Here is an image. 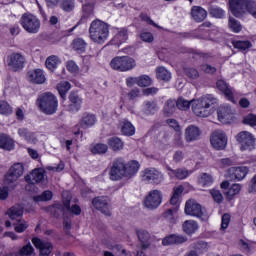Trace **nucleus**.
<instances>
[{
	"label": "nucleus",
	"mask_w": 256,
	"mask_h": 256,
	"mask_svg": "<svg viewBox=\"0 0 256 256\" xmlns=\"http://www.w3.org/2000/svg\"><path fill=\"white\" fill-rule=\"evenodd\" d=\"M89 37L93 43L103 45L109 39V24L96 19L89 27Z\"/></svg>",
	"instance_id": "f257e3e1"
},
{
	"label": "nucleus",
	"mask_w": 256,
	"mask_h": 256,
	"mask_svg": "<svg viewBox=\"0 0 256 256\" xmlns=\"http://www.w3.org/2000/svg\"><path fill=\"white\" fill-rule=\"evenodd\" d=\"M217 105V98L211 94H206L192 104V111L196 117H209L211 115V106Z\"/></svg>",
	"instance_id": "f03ea898"
},
{
	"label": "nucleus",
	"mask_w": 256,
	"mask_h": 256,
	"mask_svg": "<svg viewBox=\"0 0 256 256\" xmlns=\"http://www.w3.org/2000/svg\"><path fill=\"white\" fill-rule=\"evenodd\" d=\"M36 105H38L40 111L45 113V115H53L57 113L59 101L57 100V97L53 95V93L46 92L38 96Z\"/></svg>",
	"instance_id": "7ed1b4c3"
},
{
	"label": "nucleus",
	"mask_w": 256,
	"mask_h": 256,
	"mask_svg": "<svg viewBox=\"0 0 256 256\" xmlns=\"http://www.w3.org/2000/svg\"><path fill=\"white\" fill-rule=\"evenodd\" d=\"M20 25L27 33L36 34L41 29V21L31 13H24L20 18Z\"/></svg>",
	"instance_id": "20e7f679"
},
{
	"label": "nucleus",
	"mask_w": 256,
	"mask_h": 256,
	"mask_svg": "<svg viewBox=\"0 0 256 256\" xmlns=\"http://www.w3.org/2000/svg\"><path fill=\"white\" fill-rule=\"evenodd\" d=\"M184 213L186 215H190V217H198L202 221H207L209 219V215L205 209L201 207L195 199H190L185 203Z\"/></svg>",
	"instance_id": "39448f33"
},
{
	"label": "nucleus",
	"mask_w": 256,
	"mask_h": 256,
	"mask_svg": "<svg viewBox=\"0 0 256 256\" xmlns=\"http://www.w3.org/2000/svg\"><path fill=\"white\" fill-rule=\"evenodd\" d=\"M135 60L128 56H117L113 58L110 62V67L114 69V71H131V69H135Z\"/></svg>",
	"instance_id": "423d86ee"
},
{
	"label": "nucleus",
	"mask_w": 256,
	"mask_h": 256,
	"mask_svg": "<svg viewBox=\"0 0 256 256\" xmlns=\"http://www.w3.org/2000/svg\"><path fill=\"white\" fill-rule=\"evenodd\" d=\"M111 181H121L125 178V159L115 158L109 171Z\"/></svg>",
	"instance_id": "0eeeda50"
},
{
	"label": "nucleus",
	"mask_w": 256,
	"mask_h": 256,
	"mask_svg": "<svg viewBox=\"0 0 256 256\" xmlns=\"http://www.w3.org/2000/svg\"><path fill=\"white\" fill-rule=\"evenodd\" d=\"M252 0H229L230 11L234 17L241 19L247 15L249 3Z\"/></svg>",
	"instance_id": "6e6552de"
},
{
	"label": "nucleus",
	"mask_w": 256,
	"mask_h": 256,
	"mask_svg": "<svg viewBox=\"0 0 256 256\" xmlns=\"http://www.w3.org/2000/svg\"><path fill=\"white\" fill-rule=\"evenodd\" d=\"M236 141L240 143L241 151H253L255 149V137L249 131H241L236 135Z\"/></svg>",
	"instance_id": "1a4fd4ad"
},
{
	"label": "nucleus",
	"mask_w": 256,
	"mask_h": 256,
	"mask_svg": "<svg viewBox=\"0 0 256 256\" xmlns=\"http://www.w3.org/2000/svg\"><path fill=\"white\" fill-rule=\"evenodd\" d=\"M247 173H249V168L245 166L230 167L226 170L224 177L228 181H243Z\"/></svg>",
	"instance_id": "9d476101"
},
{
	"label": "nucleus",
	"mask_w": 256,
	"mask_h": 256,
	"mask_svg": "<svg viewBox=\"0 0 256 256\" xmlns=\"http://www.w3.org/2000/svg\"><path fill=\"white\" fill-rule=\"evenodd\" d=\"M210 143L217 151H223L227 147V134L223 130H215L210 136Z\"/></svg>",
	"instance_id": "9b49d317"
},
{
	"label": "nucleus",
	"mask_w": 256,
	"mask_h": 256,
	"mask_svg": "<svg viewBox=\"0 0 256 256\" xmlns=\"http://www.w3.org/2000/svg\"><path fill=\"white\" fill-rule=\"evenodd\" d=\"M142 181L159 185L163 182V174L155 168H147L143 171Z\"/></svg>",
	"instance_id": "f8f14e48"
},
{
	"label": "nucleus",
	"mask_w": 256,
	"mask_h": 256,
	"mask_svg": "<svg viewBox=\"0 0 256 256\" xmlns=\"http://www.w3.org/2000/svg\"><path fill=\"white\" fill-rule=\"evenodd\" d=\"M32 243L39 250L38 256H51L53 253V243L42 240L41 238H33Z\"/></svg>",
	"instance_id": "ddd939ff"
},
{
	"label": "nucleus",
	"mask_w": 256,
	"mask_h": 256,
	"mask_svg": "<svg viewBox=\"0 0 256 256\" xmlns=\"http://www.w3.org/2000/svg\"><path fill=\"white\" fill-rule=\"evenodd\" d=\"M163 201V197L161 195V191L159 190H152L146 196L144 200V205L147 209H157L161 202Z\"/></svg>",
	"instance_id": "4468645a"
},
{
	"label": "nucleus",
	"mask_w": 256,
	"mask_h": 256,
	"mask_svg": "<svg viewBox=\"0 0 256 256\" xmlns=\"http://www.w3.org/2000/svg\"><path fill=\"white\" fill-rule=\"evenodd\" d=\"M92 205L98 211H101L107 217H111V210H109V198L105 196L96 197L92 200Z\"/></svg>",
	"instance_id": "2eb2a0df"
},
{
	"label": "nucleus",
	"mask_w": 256,
	"mask_h": 256,
	"mask_svg": "<svg viewBox=\"0 0 256 256\" xmlns=\"http://www.w3.org/2000/svg\"><path fill=\"white\" fill-rule=\"evenodd\" d=\"M201 128L195 125H189L184 130V139L186 143H193L201 139Z\"/></svg>",
	"instance_id": "dca6fc26"
},
{
	"label": "nucleus",
	"mask_w": 256,
	"mask_h": 256,
	"mask_svg": "<svg viewBox=\"0 0 256 256\" xmlns=\"http://www.w3.org/2000/svg\"><path fill=\"white\" fill-rule=\"evenodd\" d=\"M8 67H11L13 71H21L25 67V56L21 53H12L8 57Z\"/></svg>",
	"instance_id": "f3484780"
},
{
	"label": "nucleus",
	"mask_w": 256,
	"mask_h": 256,
	"mask_svg": "<svg viewBox=\"0 0 256 256\" xmlns=\"http://www.w3.org/2000/svg\"><path fill=\"white\" fill-rule=\"evenodd\" d=\"M26 77L30 83H34L35 85H43L47 81L45 73L39 68L28 71Z\"/></svg>",
	"instance_id": "a211bd4d"
},
{
	"label": "nucleus",
	"mask_w": 256,
	"mask_h": 256,
	"mask_svg": "<svg viewBox=\"0 0 256 256\" xmlns=\"http://www.w3.org/2000/svg\"><path fill=\"white\" fill-rule=\"evenodd\" d=\"M25 181L27 183H31L32 185H37V183H43V181H45V169H34L29 175L25 176Z\"/></svg>",
	"instance_id": "6ab92c4d"
},
{
	"label": "nucleus",
	"mask_w": 256,
	"mask_h": 256,
	"mask_svg": "<svg viewBox=\"0 0 256 256\" xmlns=\"http://www.w3.org/2000/svg\"><path fill=\"white\" fill-rule=\"evenodd\" d=\"M127 39H129V30L126 28H121L117 31L115 36L110 41L111 45H116L117 47H121L123 43H127Z\"/></svg>",
	"instance_id": "aec40b11"
},
{
	"label": "nucleus",
	"mask_w": 256,
	"mask_h": 256,
	"mask_svg": "<svg viewBox=\"0 0 256 256\" xmlns=\"http://www.w3.org/2000/svg\"><path fill=\"white\" fill-rule=\"evenodd\" d=\"M217 113L220 123H228L231 121V117L233 116V113H235V110L229 105H224L220 106Z\"/></svg>",
	"instance_id": "412c9836"
},
{
	"label": "nucleus",
	"mask_w": 256,
	"mask_h": 256,
	"mask_svg": "<svg viewBox=\"0 0 256 256\" xmlns=\"http://www.w3.org/2000/svg\"><path fill=\"white\" fill-rule=\"evenodd\" d=\"M183 243H187V237L179 234H171L162 240L164 247L169 245H183Z\"/></svg>",
	"instance_id": "4be33fe9"
},
{
	"label": "nucleus",
	"mask_w": 256,
	"mask_h": 256,
	"mask_svg": "<svg viewBox=\"0 0 256 256\" xmlns=\"http://www.w3.org/2000/svg\"><path fill=\"white\" fill-rule=\"evenodd\" d=\"M97 123V116L95 114L85 112L82 115V118L79 122V125L82 129H89V127H93Z\"/></svg>",
	"instance_id": "5701e85b"
},
{
	"label": "nucleus",
	"mask_w": 256,
	"mask_h": 256,
	"mask_svg": "<svg viewBox=\"0 0 256 256\" xmlns=\"http://www.w3.org/2000/svg\"><path fill=\"white\" fill-rule=\"evenodd\" d=\"M139 167L140 165L137 160H131L128 163L125 162V179H131V177H135L139 171Z\"/></svg>",
	"instance_id": "b1692460"
},
{
	"label": "nucleus",
	"mask_w": 256,
	"mask_h": 256,
	"mask_svg": "<svg viewBox=\"0 0 256 256\" xmlns=\"http://www.w3.org/2000/svg\"><path fill=\"white\" fill-rule=\"evenodd\" d=\"M68 99L70 101V109L72 111H79L81 109V105H83V98L79 96V93L75 91L70 92Z\"/></svg>",
	"instance_id": "393cba45"
},
{
	"label": "nucleus",
	"mask_w": 256,
	"mask_h": 256,
	"mask_svg": "<svg viewBox=\"0 0 256 256\" xmlns=\"http://www.w3.org/2000/svg\"><path fill=\"white\" fill-rule=\"evenodd\" d=\"M219 91H221L222 93H224L226 99H228V101H232V103H235V98L233 97V89L229 87V85H227V82L224 80H218L216 83Z\"/></svg>",
	"instance_id": "a878e982"
},
{
	"label": "nucleus",
	"mask_w": 256,
	"mask_h": 256,
	"mask_svg": "<svg viewBox=\"0 0 256 256\" xmlns=\"http://www.w3.org/2000/svg\"><path fill=\"white\" fill-rule=\"evenodd\" d=\"M159 111V105L155 100H146L142 105L144 115H155Z\"/></svg>",
	"instance_id": "bb28decb"
},
{
	"label": "nucleus",
	"mask_w": 256,
	"mask_h": 256,
	"mask_svg": "<svg viewBox=\"0 0 256 256\" xmlns=\"http://www.w3.org/2000/svg\"><path fill=\"white\" fill-rule=\"evenodd\" d=\"M191 15L192 19H194V21L197 23H201L207 19V11L199 6H194L191 9Z\"/></svg>",
	"instance_id": "cd10ccee"
},
{
	"label": "nucleus",
	"mask_w": 256,
	"mask_h": 256,
	"mask_svg": "<svg viewBox=\"0 0 256 256\" xmlns=\"http://www.w3.org/2000/svg\"><path fill=\"white\" fill-rule=\"evenodd\" d=\"M6 215L12 220L17 221L23 217V206L16 204L7 210Z\"/></svg>",
	"instance_id": "c85d7f7f"
},
{
	"label": "nucleus",
	"mask_w": 256,
	"mask_h": 256,
	"mask_svg": "<svg viewBox=\"0 0 256 256\" xmlns=\"http://www.w3.org/2000/svg\"><path fill=\"white\" fill-rule=\"evenodd\" d=\"M0 148L5 149V151H13L15 142L7 134H0Z\"/></svg>",
	"instance_id": "c756f323"
},
{
	"label": "nucleus",
	"mask_w": 256,
	"mask_h": 256,
	"mask_svg": "<svg viewBox=\"0 0 256 256\" xmlns=\"http://www.w3.org/2000/svg\"><path fill=\"white\" fill-rule=\"evenodd\" d=\"M18 135L22 139H25V141H27L28 143H37V136L35 135V133L29 131V129L27 128H19Z\"/></svg>",
	"instance_id": "7c9ffc66"
},
{
	"label": "nucleus",
	"mask_w": 256,
	"mask_h": 256,
	"mask_svg": "<svg viewBox=\"0 0 256 256\" xmlns=\"http://www.w3.org/2000/svg\"><path fill=\"white\" fill-rule=\"evenodd\" d=\"M168 171H170L168 173L170 177H176V179L180 180L187 179V177L191 175V172H189V170H187L186 168H178L176 170L168 168Z\"/></svg>",
	"instance_id": "2f4dec72"
},
{
	"label": "nucleus",
	"mask_w": 256,
	"mask_h": 256,
	"mask_svg": "<svg viewBox=\"0 0 256 256\" xmlns=\"http://www.w3.org/2000/svg\"><path fill=\"white\" fill-rule=\"evenodd\" d=\"M63 205L67 211H71L74 215H81V207L75 204L71 207V196H67L65 198V194H63Z\"/></svg>",
	"instance_id": "473e14b6"
},
{
	"label": "nucleus",
	"mask_w": 256,
	"mask_h": 256,
	"mask_svg": "<svg viewBox=\"0 0 256 256\" xmlns=\"http://www.w3.org/2000/svg\"><path fill=\"white\" fill-rule=\"evenodd\" d=\"M182 229L186 235H193L199 229V224L195 220H186L182 224Z\"/></svg>",
	"instance_id": "72a5a7b5"
},
{
	"label": "nucleus",
	"mask_w": 256,
	"mask_h": 256,
	"mask_svg": "<svg viewBox=\"0 0 256 256\" xmlns=\"http://www.w3.org/2000/svg\"><path fill=\"white\" fill-rule=\"evenodd\" d=\"M108 146L112 151L117 152V151H123V147L125 144L119 137H110L107 141Z\"/></svg>",
	"instance_id": "f704fd0d"
},
{
	"label": "nucleus",
	"mask_w": 256,
	"mask_h": 256,
	"mask_svg": "<svg viewBox=\"0 0 256 256\" xmlns=\"http://www.w3.org/2000/svg\"><path fill=\"white\" fill-rule=\"evenodd\" d=\"M121 133L122 135H126L127 137H131V135H135V126H133V124L128 120H122Z\"/></svg>",
	"instance_id": "c9c22d12"
},
{
	"label": "nucleus",
	"mask_w": 256,
	"mask_h": 256,
	"mask_svg": "<svg viewBox=\"0 0 256 256\" xmlns=\"http://www.w3.org/2000/svg\"><path fill=\"white\" fill-rule=\"evenodd\" d=\"M176 109H177V101L170 99L164 105L163 114L166 117H171V115L175 113Z\"/></svg>",
	"instance_id": "e433bc0d"
},
{
	"label": "nucleus",
	"mask_w": 256,
	"mask_h": 256,
	"mask_svg": "<svg viewBox=\"0 0 256 256\" xmlns=\"http://www.w3.org/2000/svg\"><path fill=\"white\" fill-rule=\"evenodd\" d=\"M232 45L234 49H238V51H249L252 47L249 40H234L232 41Z\"/></svg>",
	"instance_id": "4c0bfd02"
},
{
	"label": "nucleus",
	"mask_w": 256,
	"mask_h": 256,
	"mask_svg": "<svg viewBox=\"0 0 256 256\" xmlns=\"http://www.w3.org/2000/svg\"><path fill=\"white\" fill-rule=\"evenodd\" d=\"M156 77L159 81H171V72L165 69V67L160 66L156 68Z\"/></svg>",
	"instance_id": "58836bf2"
},
{
	"label": "nucleus",
	"mask_w": 256,
	"mask_h": 256,
	"mask_svg": "<svg viewBox=\"0 0 256 256\" xmlns=\"http://www.w3.org/2000/svg\"><path fill=\"white\" fill-rule=\"evenodd\" d=\"M138 239L140 243L142 244V247L144 249H147L149 247V240L151 239V234L147 232L146 230H139L137 232Z\"/></svg>",
	"instance_id": "ea45409f"
},
{
	"label": "nucleus",
	"mask_w": 256,
	"mask_h": 256,
	"mask_svg": "<svg viewBox=\"0 0 256 256\" xmlns=\"http://www.w3.org/2000/svg\"><path fill=\"white\" fill-rule=\"evenodd\" d=\"M185 190V188L183 186H177L174 187L173 189V195L170 199V203L171 205H178L180 199H181V195H183V191Z\"/></svg>",
	"instance_id": "a19ab883"
},
{
	"label": "nucleus",
	"mask_w": 256,
	"mask_h": 256,
	"mask_svg": "<svg viewBox=\"0 0 256 256\" xmlns=\"http://www.w3.org/2000/svg\"><path fill=\"white\" fill-rule=\"evenodd\" d=\"M72 48L78 53H85V49H87V42L81 38H76L73 40Z\"/></svg>",
	"instance_id": "79ce46f5"
},
{
	"label": "nucleus",
	"mask_w": 256,
	"mask_h": 256,
	"mask_svg": "<svg viewBox=\"0 0 256 256\" xmlns=\"http://www.w3.org/2000/svg\"><path fill=\"white\" fill-rule=\"evenodd\" d=\"M61 63V59H59L57 56L52 55L49 56L46 61L45 65L49 69V71H53L57 67H59V64Z\"/></svg>",
	"instance_id": "37998d69"
},
{
	"label": "nucleus",
	"mask_w": 256,
	"mask_h": 256,
	"mask_svg": "<svg viewBox=\"0 0 256 256\" xmlns=\"http://www.w3.org/2000/svg\"><path fill=\"white\" fill-rule=\"evenodd\" d=\"M33 253H35V248H33V245H31L29 242L20 248L19 251L14 254V256H31Z\"/></svg>",
	"instance_id": "c03bdc74"
},
{
	"label": "nucleus",
	"mask_w": 256,
	"mask_h": 256,
	"mask_svg": "<svg viewBox=\"0 0 256 256\" xmlns=\"http://www.w3.org/2000/svg\"><path fill=\"white\" fill-rule=\"evenodd\" d=\"M24 171H25V168L21 163L13 164L8 170V172H10L12 175H15L16 177H18V179L23 177Z\"/></svg>",
	"instance_id": "a18cd8bd"
},
{
	"label": "nucleus",
	"mask_w": 256,
	"mask_h": 256,
	"mask_svg": "<svg viewBox=\"0 0 256 256\" xmlns=\"http://www.w3.org/2000/svg\"><path fill=\"white\" fill-rule=\"evenodd\" d=\"M69 89H71V83L67 81H62L57 85V91L62 99H65Z\"/></svg>",
	"instance_id": "49530a36"
},
{
	"label": "nucleus",
	"mask_w": 256,
	"mask_h": 256,
	"mask_svg": "<svg viewBox=\"0 0 256 256\" xmlns=\"http://www.w3.org/2000/svg\"><path fill=\"white\" fill-rule=\"evenodd\" d=\"M14 230L16 231V233H23L25 232L28 227H29V223H27V221L23 220V219H17L14 223Z\"/></svg>",
	"instance_id": "de8ad7c7"
},
{
	"label": "nucleus",
	"mask_w": 256,
	"mask_h": 256,
	"mask_svg": "<svg viewBox=\"0 0 256 256\" xmlns=\"http://www.w3.org/2000/svg\"><path fill=\"white\" fill-rule=\"evenodd\" d=\"M195 100H185L184 98H178L176 101V107L180 109V111H187L191 107V104L193 105Z\"/></svg>",
	"instance_id": "09e8293b"
},
{
	"label": "nucleus",
	"mask_w": 256,
	"mask_h": 256,
	"mask_svg": "<svg viewBox=\"0 0 256 256\" xmlns=\"http://www.w3.org/2000/svg\"><path fill=\"white\" fill-rule=\"evenodd\" d=\"M209 13L212 17H215L216 19H223V17H225V10L219 8L218 6H210Z\"/></svg>",
	"instance_id": "8fccbe9b"
},
{
	"label": "nucleus",
	"mask_w": 256,
	"mask_h": 256,
	"mask_svg": "<svg viewBox=\"0 0 256 256\" xmlns=\"http://www.w3.org/2000/svg\"><path fill=\"white\" fill-rule=\"evenodd\" d=\"M13 113V107L9 105V102L2 100L0 101V115H5L6 117Z\"/></svg>",
	"instance_id": "3c124183"
},
{
	"label": "nucleus",
	"mask_w": 256,
	"mask_h": 256,
	"mask_svg": "<svg viewBox=\"0 0 256 256\" xmlns=\"http://www.w3.org/2000/svg\"><path fill=\"white\" fill-rule=\"evenodd\" d=\"M107 151H109V146L103 143L96 144L91 148V152L95 155H104Z\"/></svg>",
	"instance_id": "603ef678"
},
{
	"label": "nucleus",
	"mask_w": 256,
	"mask_h": 256,
	"mask_svg": "<svg viewBox=\"0 0 256 256\" xmlns=\"http://www.w3.org/2000/svg\"><path fill=\"white\" fill-rule=\"evenodd\" d=\"M228 25L234 33H240L242 29L241 22L233 17H229Z\"/></svg>",
	"instance_id": "864d4df0"
},
{
	"label": "nucleus",
	"mask_w": 256,
	"mask_h": 256,
	"mask_svg": "<svg viewBox=\"0 0 256 256\" xmlns=\"http://www.w3.org/2000/svg\"><path fill=\"white\" fill-rule=\"evenodd\" d=\"M175 213H177V209H168L163 213L164 219H166L167 222H169L171 225H175L176 219H175Z\"/></svg>",
	"instance_id": "5fc2aeb1"
},
{
	"label": "nucleus",
	"mask_w": 256,
	"mask_h": 256,
	"mask_svg": "<svg viewBox=\"0 0 256 256\" xmlns=\"http://www.w3.org/2000/svg\"><path fill=\"white\" fill-rule=\"evenodd\" d=\"M241 193V184H232L231 187L226 192L228 199H233L235 195Z\"/></svg>",
	"instance_id": "6e6d98bb"
},
{
	"label": "nucleus",
	"mask_w": 256,
	"mask_h": 256,
	"mask_svg": "<svg viewBox=\"0 0 256 256\" xmlns=\"http://www.w3.org/2000/svg\"><path fill=\"white\" fill-rule=\"evenodd\" d=\"M153 85V80L149 75H142L138 77V87H149Z\"/></svg>",
	"instance_id": "4d7b16f0"
},
{
	"label": "nucleus",
	"mask_w": 256,
	"mask_h": 256,
	"mask_svg": "<svg viewBox=\"0 0 256 256\" xmlns=\"http://www.w3.org/2000/svg\"><path fill=\"white\" fill-rule=\"evenodd\" d=\"M53 199V192L46 190L41 195L35 196L34 201H51Z\"/></svg>",
	"instance_id": "13d9d810"
},
{
	"label": "nucleus",
	"mask_w": 256,
	"mask_h": 256,
	"mask_svg": "<svg viewBox=\"0 0 256 256\" xmlns=\"http://www.w3.org/2000/svg\"><path fill=\"white\" fill-rule=\"evenodd\" d=\"M184 73L186 75V77H188V79H199V71L195 68H184Z\"/></svg>",
	"instance_id": "bf43d9fd"
},
{
	"label": "nucleus",
	"mask_w": 256,
	"mask_h": 256,
	"mask_svg": "<svg viewBox=\"0 0 256 256\" xmlns=\"http://www.w3.org/2000/svg\"><path fill=\"white\" fill-rule=\"evenodd\" d=\"M211 183H213V177L207 173L202 174L199 178V184L202 187H207L208 185H211Z\"/></svg>",
	"instance_id": "052dcab7"
},
{
	"label": "nucleus",
	"mask_w": 256,
	"mask_h": 256,
	"mask_svg": "<svg viewBox=\"0 0 256 256\" xmlns=\"http://www.w3.org/2000/svg\"><path fill=\"white\" fill-rule=\"evenodd\" d=\"M17 181H19V178L15 174L10 173L9 171L4 175L5 185H13L14 183H17Z\"/></svg>",
	"instance_id": "680f3d73"
},
{
	"label": "nucleus",
	"mask_w": 256,
	"mask_h": 256,
	"mask_svg": "<svg viewBox=\"0 0 256 256\" xmlns=\"http://www.w3.org/2000/svg\"><path fill=\"white\" fill-rule=\"evenodd\" d=\"M140 39L141 41H144V43H153L155 41V37H153V33L142 31L140 33Z\"/></svg>",
	"instance_id": "e2e57ef3"
},
{
	"label": "nucleus",
	"mask_w": 256,
	"mask_h": 256,
	"mask_svg": "<svg viewBox=\"0 0 256 256\" xmlns=\"http://www.w3.org/2000/svg\"><path fill=\"white\" fill-rule=\"evenodd\" d=\"M60 7L66 12L73 11L75 9V3H73V0H63Z\"/></svg>",
	"instance_id": "0e129e2a"
},
{
	"label": "nucleus",
	"mask_w": 256,
	"mask_h": 256,
	"mask_svg": "<svg viewBox=\"0 0 256 256\" xmlns=\"http://www.w3.org/2000/svg\"><path fill=\"white\" fill-rule=\"evenodd\" d=\"M200 69L208 75H215V73H217V68L212 66L211 64H202L200 65Z\"/></svg>",
	"instance_id": "69168bd1"
},
{
	"label": "nucleus",
	"mask_w": 256,
	"mask_h": 256,
	"mask_svg": "<svg viewBox=\"0 0 256 256\" xmlns=\"http://www.w3.org/2000/svg\"><path fill=\"white\" fill-rule=\"evenodd\" d=\"M253 19H256V2L251 0V2L248 4V10L246 11Z\"/></svg>",
	"instance_id": "338daca9"
},
{
	"label": "nucleus",
	"mask_w": 256,
	"mask_h": 256,
	"mask_svg": "<svg viewBox=\"0 0 256 256\" xmlns=\"http://www.w3.org/2000/svg\"><path fill=\"white\" fill-rule=\"evenodd\" d=\"M245 125H250V127H256V115L250 114L244 118Z\"/></svg>",
	"instance_id": "774afa93"
}]
</instances>
